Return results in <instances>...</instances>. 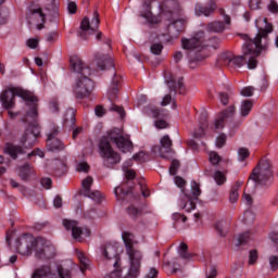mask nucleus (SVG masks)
<instances>
[{"label":"nucleus","mask_w":278,"mask_h":278,"mask_svg":"<svg viewBox=\"0 0 278 278\" xmlns=\"http://www.w3.org/2000/svg\"><path fill=\"white\" fill-rule=\"evenodd\" d=\"M102 257L104 262H110L115 270L111 271L104 278H138L142 271V267L128 263L127 267L121 269V254H118V247L114 244H106L101 248ZM125 270V273H123Z\"/></svg>","instance_id":"7ed1b4c3"},{"label":"nucleus","mask_w":278,"mask_h":278,"mask_svg":"<svg viewBox=\"0 0 278 278\" xmlns=\"http://www.w3.org/2000/svg\"><path fill=\"white\" fill-rule=\"evenodd\" d=\"M215 229L222 238H225L227 236V231H229V225L227 222L220 220L215 224Z\"/></svg>","instance_id":"c756f323"},{"label":"nucleus","mask_w":278,"mask_h":278,"mask_svg":"<svg viewBox=\"0 0 278 278\" xmlns=\"http://www.w3.org/2000/svg\"><path fill=\"white\" fill-rule=\"evenodd\" d=\"M16 249L21 255H31L35 251L38 260H51L55 256V247L51 242L31 235H24L17 240Z\"/></svg>","instance_id":"20e7f679"},{"label":"nucleus","mask_w":278,"mask_h":278,"mask_svg":"<svg viewBox=\"0 0 278 278\" xmlns=\"http://www.w3.org/2000/svg\"><path fill=\"white\" fill-rule=\"evenodd\" d=\"M220 155H218V153L212 151L208 153V162H211V164H213V166H218V164H220Z\"/></svg>","instance_id":"c03bdc74"},{"label":"nucleus","mask_w":278,"mask_h":278,"mask_svg":"<svg viewBox=\"0 0 278 278\" xmlns=\"http://www.w3.org/2000/svg\"><path fill=\"white\" fill-rule=\"evenodd\" d=\"M122 238L126 249V255L128 257V264H134L135 266L142 267V262L144 261V254L141 250L136 249L135 244H138L136 236L134 233L124 231Z\"/></svg>","instance_id":"0eeeda50"},{"label":"nucleus","mask_w":278,"mask_h":278,"mask_svg":"<svg viewBox=\"0 0 278 278\" xmlns=\"http://www.w3.org/2000/svg\"><path fill=\"white\" fill-rule=\"evenodd\" d=\"M151 114L153 118H164L168 116V113H166L165 110H160V109H152Z\"/></svg>","instance_id":"8fccbe9b"},{"label":"nucleus","mask_w":278,"mask_h":278,"mask_svg":"<svg viewBox=\"0 0 278 278\" xmlns=\"http://www.w3.org/2000/svg\"><path fill=\"white\" fill-rule=\"evenodd\" d=\"M99 25H101V20H99V12H93V17L90 18L85 17L80 23L81 31H88L89 34H94L97 29H99Z\"/></svg>","instance_id":"ddd939ff"},{"label":"nucleus","mask_w":278,"mask_h":278,"mask_svg":"<svg viewBox=\"0 0 278 278\" xmlns=\"http://www.w3.org/2000/svg\"><path fill=\"white\" fill-rule=\"evenodd\" d=\"M92 184H94V179H92L91 176H88L81 181V186L85 194L89 192L90 188H92Z\"/></svg>","instance_id":"ea45409f"},{"label":"nucleus","mask_w":278,"mask_h":278,"mask_svg":"<svg viewBox=\"0 0 278 278\" xmlns=\"http://www.w3.org/2000/svg\"><path fill=\"white\" fill-rule=\"evenodd\" d=\"M214 180L216 181L217 186H223L227 181V177L223 174V172L217 170L214 174Z\"/></svg>","instance_id":"37998d69"},{"label":"nucleus","mask_w":278,"mask_h":278,"mask_svg":"<svg viewBox=\"0 0 278 278\" xmlns=\"http://www.w3.org/2000/svg\"><path fill=\"white\" fill-rule=\"evenodd\" d=\"M178 253L182 260H190V257H192V255L188 253V244L184 242L180 243Z\"/></svg>","instance_id":"4c0bfd02"},{"label":"nucleus","mask_w":278,"mask_h":278,"mask_svg":"<svg viewBox=\"0 0 278 278\" xmlns=\"http://www.w3.org/2000/svg\"><path fill=\"white\" fill-rule=\"evenodd\" d=\"M225 142H227V136H225V134H220L217 138H216V147L218 149H223V147H225Z\"/></svg>","instance_id":"6e6d98bb"},{"label":"nucleus","mask_w":278,"mask_h":278,"mask_svg":"<svg viewBox=\"0 0 278 278\" xmlns=\"http://www.w3.org/2000/svg\"><path fill=\"white\" fill-rule=\"evenodd\" d=\"M160 275V271L155 267H151L148 273H146L144 278H155Z\"/></svg>","instance_id":"0e129e2a"},{"label":"nucleus","mask_w":278,"mask_h":278,"mask_svg":"<svg viewBox=\"0 0 278 278\" xmlns=\"http://www.w3.org/2000/svg\"><path fill=\"white\" fill-rule=\"evenodd\" d=\"M58 273H59L60 278H72L71 270H68L64 267H59Z\"/></svg>","instance_id":"4d7b16f0"},{"label":"nucleus","mask_w":278,"mask_h":278,"mask_svg":"<svg viewBox=\"0 0 278 278\" xmlns=\"http://www.w3.org/2000/svg\"><path fill=\"white\" fill-rule=\"evenodd\" d=\"M94 60L100 71H105V66H114V61L110 55L97 53L94 55Z\"/></svg>","instance_id":"6ab92c4d"},{"label":"nucleus","mask_w":278,"mask_h":278,"mask_svg":"<svg viewBox=\"0 0 278 278\" xmlns=\"http://www.w3.org/2000/svg\"><path fill=\"white\" fill-rule=\"evenodd\" d=\"M111 111L112 112H117V114H119L121 118H125V109H123V106L112 104L111 105Z\"/></svg>","instance_id":"e2e57ef3"},{"label":"nucleus","mask_w":278,"mask_h":278,"mask_svg":"<svg viewBox=\"0 0 278 278\" xmlns=\"http://www.w3.org/2000/svg\"><path fill=\"white\" fill-rule=\"evenodd\" d=\"M216 10V4L212 2L208 7H203L201 4L195 5L197 16H210Z\"/></svg>","instance_id":"5701e85b"},{"label":"nucleus","mask_w":278,"mask_h":278,"mask_svg":"<svg viewBox=\"0 0 278 278\" xmlns=\"http://www.w3.org/2000/svg\"><path fill=\"white\" fill-rule=\"evenodd\" d=\"M126 212L130 218H138L139 216H142V211L138 210V207L134 205L128 206Z\"/></svg>","instance_id":"58836bf2"},{"label":"nucleus","mask_w":278,"mask_h":278,"mask_svg":"<svg viewBox=\"0 0 278 278\" xmlns=\"http://www.w3.org/2000/svg\"><path fill=\"white\" fill-rule=\"evenodd\" d=\"M45 10L49 16H60V1L51 0L46 4Z\"/></svg>","instance_id":"4be33fe9"},{"label":"nucleus","mask_w":278,"mask_h":278,"mask_svg":"<svg viewBox=\"0 0 278 278\" xmlns=\"http://www.w3.org/2000/svg\"><path fill=\"white\" fill-rule=\"evenodd\" d=\"M94 90V83L89 76H78L73 88L76 99H88Z\"/></svg>","instance_id":"6e6552de"},{"label":"nucleus","mask_w":278,"mask_h":278,"mask_svg":"<svg viewBox=\"0 0 278 278\" xmlns=\"http://www.w3.org/2000/svg\"><path fill=\"white\" fill-rule=\"evenodd\" d=\"M161 147L159 148V153L161 157H166L164 153H170L173 151V140H170V137L168 135H165L161 139Z\"/></svg>","instance_id":"aec40b11"},{"label":"nucleus","mask_w":278,"mask_h":278,"mask_svg":"<svg viewBox=\"0 0 278 278\" xmlns=\"http://www.w3.org/2000/svg\"><path fill=\"white\" fill-rule=\"evenodd\" d=\"M194 201H197V199L192 198V195L184 193L179 207L186 212H192V210H197V203Z\"/></svg>","instance_id":"f3484780"},{"label":"nucleus","mask_w":278,"mask_h":278,"mask_svg":"<svg viewBox=\"0 0 278 278\" xmlns=\"http://www.w3.org/2000/svg\"><path fill=\"white\" fill-rule=\"evenodd\" d=\"M153 0H146L143 2L144 12L141 13L142 18H147V21H151L153 18V13L151 12V4Z\"/></svg>","instance_id":"473e14b6"},{"label":"nucleus","mask_w":278,"mask_h":278,"mask_svg":"<svg viewBox=\"0 0 278 278\" xmlns=\"http://www.w3.org/2000/svg\"><path fill=\"white\" fill-rule=\"evenodd\" d=\"M31 278H55V274L51 271L50 266H42L34 271Z\"/></svg>","instance_id":"412c9836"},{"label":"nucleus","mask_w":278,"mask_h":278,"mask_svg":"<svg viewBox=\"0 0 278 278\" xmlns=\"http://www.w3.org/2000/svg\"><path fill=\"white\" fill-rule=\"evenodd\" d=\"M4 153L7 155H10V157H12V160H16L18 157V155H23V153H25V149H23V147H21V146H16L13 143H7L4 147Z\"/></svg>","instance_id":"a211bd4d"},{"label":"nucleus","mask_w":278,"mask_h":278,"mask_svg":"<svg viewBox=\"0 0 278 278\" xmlns=\"http://www.w3.org/2000/svg\"><path fill=\"white\" fill-rule=\"evenodd\" d=\"M85 197H88L89 199H92V201H98V202L101 201V199H102L100 191L89 190L85 193Z\"/></svg>","instance_id":"3c124183"},{"label":"nucleus","mask_w":278,"mask_h":278,"mask_svg":"<svg viewBox=\"0 0 278 278\" xmlns=\"http://www.w3.org/2000/svg\"><path fill=\"white\" fill-rule=\"evenodd\" d=\"M114 192H115V197L118 201H125V199H127L129 197V191L125 192V190H123L119 187H116Z\"/></svg>","instance_id":"a19ab883"},{"label":"nucleus","mask_w":278,"mask_h":278,"mask_svg":"<svg viewBox=\"0 0 278 278\" xmlns=\"http://www.w3.org/2000/svg\"><path fill=\"white\" fill-rule=\"evenodd\" d=\"M127 166H131V161L126 162L123 166V170H124V175H125L126 179L128 181H131V180L136 179V172L134 169L127 168Z\"/></svg>","instance_id":"72a5a7b5"},{"label":"nucleus","mask_w":278,"mask_h":278,"mask_svg":"<svg viewBox=\"0 0 278 278\" xmlns=\"http://www.w3.org/2000/svg\"><path fill=\"white\" fill-rule=\"evenodd\" d=\"M170 103H173V109H177V103H175V101L173 100V97L170 94H165L162 102H161V105L163 108H166V105H170Z\"/></svg>","instance_id":"a18cd8bd"},{"label":"nucleus","mask_w":278,"mask_h":278,"mask_svg":"<svg viewBox=\"0 0 278 278\" xmlns=\"http://www.w3.org/2000/svg\"><path fill=\"white\" fill-rule=\"evenodd\" d=\"M233 114H236V106H229L226 111H223L215 119V123H214L215 131H220V129L225 127V121H227V118H231Z\"/></svg>","instance_id":"2eb2a0df"},{"label":"nucleus","mask_w":278,"mask_h":278,"mask_svg":"<svg viewBox=\"0 0 278 278\" xmlns=\"http://www.w3.org/2000/svg\"><path fill=\"white\" fill-rule=\"evenodd\" d=\"M179 169V161L173 160L169 166V174L177 175V170Z\"/></svg>","instance_id":"052dcab7"},{"label":"nucleus","mask_w":278,"mask_h":278,"mask_svg":"<svg viewBox=\"0 0 278 278\" xmlns=\"http://www.w3.org/2000/svg\"><path fill=\"white\" fill-rule=\"evenodd\" d=\"M77 170L79 173H88V170H90V165H88L86 162H81L78 164Z\"/></svg>","instance_id":"338daca9"},{"label":"nucleus","mask_w":278,"mask_h":278,"mask_svg":"<svg viewBox=\"0 0 278 278\" xmlns=\"http://www.w3.org/2000/svg\"><path fill=\"white\" fill-rule=\"evenodd\" d=\"M257 260H260V255L257 254V250H252L249 253V266H255L257 264Z\"/></svg>","instance_id":"79ce46f5"},{"label":"nucleus","mask_w":278,"mask_h":278,"mask_svg":"<svg viewBox=\"0 0 278 278\" xmlns=\"http://www.w3.org/2000/svg\"><path fill=\"white\" fill-rule=\"evenodd\" d=\"M251 155V152H249V149L247 148H239L238 150V160L239 162H244L247 157Z\"/></svg>","instance_id":"de8ad7c7"},{"label":"nucleus","mask_w":278,"mask_h":278,"mask_svg":"<svg viewBox=\"0 0 278 278\" xmlns=\"http://www.w3.org/2000/svg\"><path fill=\"white\" fill-rule=\"evenodd\" d=\"M50 111L55 114L56 112H60V104L58 103L56 99H52L49 103Z\"/></svg>","instance_id":"680f3d73"},{"label":"nucleus","mask_w":278,"mask_h":278,"mask_svg":"<svg viewBox=\"0 0 278 278\" xmlns=\"http://www.w3.org/2000/svg\"><path fill=\"white\" fill-rule=\"evenodd\" d=\"M63 226L65 227L66 231H72V237L74 240L81 242V236H84V228L79 227V223L71 219H64Z\"/></svg>","instance_id":"4468645a"},{"label":"nucleus","mask_w":278,"mask_h":278,"mask_svg":"<svg viewBox=\"0 0 278 278\" xmlns=\"http://www.w3.org/2000/svg\"><path fill=\"white\" fill-rule=\"evenodd\" d=\"M76 255L80 264V271L86 273V270H88L90 266V260L88 258V256H86V254H84V252L79 250L76 251Z\"/></svg>","instance_id":"cd10ccee"},{"label":"nucleus","mask_w":278,"mask_h":278,"mask_svg":"<svg viewBox=\"0 0 278 278\" xmlns=\"http://www.w3.org/2000/svg\"><path fill=\"white\" fill-rule=\"evenodd\" d=\"M206 29L213 34H223V30L225 29V23L212 22L206 26Z\"/></svg>","instance_id":"c85d7f7f"},{"label":"nucleus","mask_w":278,"mask_h":278,"mask_svg":"<svg viewBox=\"0 0 278 278\" xmlns=\"http://www.w3.org/2000/svg\"><path fill=\"white\" fill-rule=\"evenodd\" d=\"M164 8L166 12H169L172 16H175V14H179V2L177 0H165Z\"/></svg>","instance_id":"bb28decb"},{"label":"nucleus","mask_w":278,"mask_h":278,"mask_svg":"<svg viewBox=\"0 0 278 278\" xmlns=\"http://www.w3.org/2000/svg\"><path fill=\"white\" fill-rule=\"evenodd\" d=\"M251 110H253V101L244 100L240 106L241 116H249V114H251Z\"/></svg>","instance_id":"2f4dec72"},{"label":"nucleus","mask_w":278,"mask_h":278,"mask_svg":"<svg viewBox=\"0 0 278 278\" xmlns=\"http://www.w3.org/2000/svg\"><path fill=\"white\" fill-rule=\"evenodd\" d=\"M31 14H33V16H39L40 17L41 24L37 25V29H43L45 28L43 23L47 18V14H45V12H42V9H40V8L33 10Z\"/></svg>","instance_id":"f704fd0d"},{"label":"nucleus","mask_w":278,"mask_h":278,"mask_svg":"<svg viewBox=\"0 0 278 278\" xmlns=\"http://www.w3.org/2000/svg\"><path fill=\"white\" fill-rule=\"evenodd\" d=\"M186 28V20H176L167 26V34L170 38H179V34Z\"/></svg>","instance_id":"dca6fc26"},{"label":"nucleus","mask_w":278,"mask_h":278,"mask_svg":"<svg viewBox=\"0 0 278 278\" xmlns=\"http://www.w3.org/2000/svg\"><path fill=\"white\" fill-rule=\"evenodd\" d=\"M49 134L47 140V148L49 151H64V143L60 139L55 138L60 134V127L55 124H50Z\"/></svg>","instance_id":"9d476101"},{"label":"nucleus","mask_w":278,"mask_h":278,"mask_svg":"<svg viewBox=\"0 0 278 278\" xmlns=\"http://www.w3.org/2000/svg\"><path fill=\"white\" fill-rule=\"evenodd\" d=\"M271 31L273 25H268L265 29H261L254 39H247L242 47L243 55L232 54L230 66L242 68L247 64L250 71L257 68V58L268 48V35Z\"/></svg>","instance_id":"f257e3e1"},{"label":"nucleus","mask_w":278,"mask_h":278,"mask_svg":"<svg viewBox=\"0 0 278 278\" xmlns=\"http://www.w3.org/2000/svg\"><path fill=\"white\" fill-rule=\"evenodd\" d=\"M119 81H121V78H118V76L114 75L111 88L109 89L110 101H116V99H118V83Z\"/></svg>","instance_id":"b1692460"},{"label":"nucleus","mask_w":278,"mask_h":278,"mask_svg":"<svg viewBox=\"0 0 278 278\" xmlns=\"http://www.w3.org/2000/svg\"><path fill=\"white\" fill-rule=\"evenodd\" d=\"M16 97H20L26 101L27 105L30 106V110L26 113V122L28 121L27 118L36 121V118H38V98L30 91L21 89L18 87L5 89L0 94V101L4 110H14V106L16 105Z\"/></svg>","instance_id":"39448f33"},{"label":"nucleus","mask_w":278,"mask_h":278,"mask_svg":"<svg viewBox=\"0 0 278 278\" xmlns=\"http://www.w3.org/2000/svg\"><path fill=\"white\" fill-rule=\"evenodd\" d=\"M232 58H233L232 52H224L219 55V62L225 64V66H231Z\"/></svg>","instance_id":"e433bc0d"},{"label":"nucleus","mask_w":278,"mask_h":278,"mask_svg":"<svg viewBox=\"0 0 278 278\" xmlns=\"http://www.w3.org/2000/svg\"><path fill=\"white\" fill-rule=\"evenodd\" d=\"M220 47L218 37L208 38L204 31H198L190 39H182V49L187 51H201V49H213L216 51Z\"/></svg>","instance_id":"423d86ee"},{"label":"nucleus","mask_w":278,"mask_h":278,"mask_svg":"<svg viewBox=\"0 0 278 278\" xmlns=\"http://www.w3.org/2000/svg\"><path fill=\"white\" fill-rule=\"evenodd\" d=\"M242 180H237L235 185L231 187L229 195L230 203H238V199H240V193L238 192V190L242 188Z\"/></svg>","instance_id":"a878e982"},{"label":"nucleus","mask_w":278,"mask_h":278,"mask_svg":"<svg viewBox=\"0 0 278 278\" xmlns=\"http://www.w3.org/2000/svg\"><path fill=\"white\" fill-rule=\"evenodd\" d=\"M174 181H175L176 186L181 189L182 194L188 193L185 189L186 188V180L182 177L176 176L174 178Z\"/></svg>","instance_id":"09e8293b"},{"label":"nucleus","mask_w":278,"mask_h":278,"mask_svg":"<svg viewBox=\"0 0 278 278\" xmlns=\"http://www.w3.org/2000/svg\"><path fill=\"white\" fill-rule=\"evenodd\" d=\"M52 180L51 178H42L41 179V186L42 188H46V190H51V186H52Z\"/></svg>","instance_id":"774afa93"},{"label":"nucleus","mask_w":278,"mask_h":278,"mask_svg":"<svg viewBox=\"0 0 278 278\" xmlns=\"http://www.w3.org/2000/svg\"><path fill=\"white\" fill-rule=\"evenodd\" d=\"M253 92H255V88L249 86V87L241 89L240 94L242 97H253Z\"/></svg>","instance_id":"13d9d810"},{"label":"nucleus","mask_w":278,"mask_h":278,"mask_svg":"<svg viewBox=\"0 0 278 278\" xmlns=\"http://www.w3.org/2000/svg\"><path fill=\"white\" fill-rule=\"evenodd\" d=\"M255 220V214L251 211H245L243 214V222L245 225H251Z\"/></svg>","instance_id":"603ef678"},{"label":"nucleus","mask_w":278,"mask_h":278,"mask_svg":"<svg viewBox=\"0 0 278 278\" xmlns=\"http://www.w3.org/2000/svg\"><path fill=\"white\" fill-rule=\"evenodd\" d=\"M269 265L271 270H277L278 268V256H269Z\"/></svg>","instance_id":"69168bd1"},{"label":"nucleus","mask_w":278,"mask_h":278,"mask_svg":"<svg viewBox=\"0 0 278 278\" xmlns=\"http://www.w3.org/2000/svg\"><path fill=\"white\" fill-rule=\"evenodd\" d=\"M189 194L192 199L195 200H198L199 197H201V186L194 180L191 181V193Z\"/></svg>","instance_id":"c9c22d12"},{"label":"nucleus","mask_w":278,"mask_h":278,"mask_svg":"<svg viewBox=\"0 0 278 278\" xmlns=\"http://www.w3.org/2000/svg\"><path fill=\"white\" fill-rule=\"evenodd\" d=\"M40 136V128L38 124L30 125L24 136L21 139V142L25 149H31L36 144V139Z\"/></svg>","instance_id":"9b49d317"},{"label":"nucleus","mask_w":278,"mask_h":278,"mask_svg":"<svg viewBox=\"0 0 278 278\" xmlns=\"http://www.w3.org/2000/svg\"><path fill=\"white\" fill-rule=\"evenodd\" d=\"M267 10L271 14H278V3L276 0H269V3L267 4Z\"/></svg>","instance_id":"5fc2aeb1"},{"label":"nucleus","mask_w":278,"mask_h":278,"mask_svg":"<svg viewBox=\"0 0 278 278\" xmlns=\"http://www.w3.org/2000/svg\"><path fill=\"white\" fill-rule=\"evenodd\" d=\"M163 49H164V46L162 43H153L150 47V51H151V53H153V55H160L162 53Z\"/></svg>","instance_id":"864d4df0"},{"label":"nucleus","mask_w":278,"mask_h":278,"mask_svg":"<svg viewBox=\"0 0 278 278\" xmlns=\"http://www.w3.org/2000/svg\"><path fill=\"white\" fill-rule=\"evenodd\" d=\"M166 84L170 91L177 92V90H181V87L184 86V79L180 78L177 80L175 76H170L169 78L166 77Z\"/></svg>","instance_id":"393cba45"},{"label":"nucleus","mask_w":278,"mask_h":278,"mask_svg":"<svg viewBox=\"0 0 278 278\" xmlns=\"http://www.w3.org/2000/svg\"><path fill=\"white\" fill-rule=\"evenodd\" d=\"M70 62L72 70L74 71V73L78 74V77L90 76V67H88V65H86L85 62L81 61V58H79L78 55L71 56Z\"/></svg>","instance_id":"f8f14e48"},{"label":"nucleus","mask_w":278,"mask_h":278,"mask_svg":"<svg viewBox=\"0 0 278 278\" xmlns=\"http://www.w3.org/2000/svg\"><path fill=\"white\" fill-rule=\"evenodd\" d=\"M252 236L251 232L247 231L243 233H240L237 238L238 240V244H247V242H249V240H251Z\"/></svg>","instance_id":"49530a36"},{"label":"nucleus","mask_w":278,"mask_h":278,"mask_svg":"<svg viewBox=\"0 0 278 278\" xmlns=\"http://www.w3.org/2000/svg\"><path fill=\"white\" fill-rule=\"evenodd\" d=\"M116 144L117 149L122 153H129L134 149V144L129 138L123 137L121 132L116 130H111L106 136L102 137L100 141V155L103 157V165L106 168H114L116 164L121 163V154L112 149V144Z\"/></svg>","instance_id":"f03ea898"},{"label":"nucleus","mask_w":278,"mask_h":278,"mask_svg":"<svg viewBox=\"0 0 278 278\" xmlns=\"http://www.w3.org/2000/svg\"><path fill=\"white\" fill-rule=\"evenodd\" d=\"M34 175V167L29 165V163H26L24 166L20 169V177L26 181V179H29V176Z\"/></svg>","instance_id":"7c9ffc66"},{"label":"nucleus","mask_w":278,"mask_h":278,"mask_svg":"<svg viewBox=\"0 0 278 278\" xmlns=\"http://www.w3.org/2000/svg\"><path fill=\"white\" fill-rule=\"evenodd\" d=\"M172 218H173L174 223H186V220H188V217H186L185 215H182L180 213H174L172 215Z\"/></svg>","instance_id":"bf43d9fd"},{"label":"nucleus","mask_w":278,"mask_h":278,"mask_svg":"<svg viewBox=\"0 0 278 278\" xmlns=\"http://www.w3.org/2000/svg\"><path fill=\"white\" fill-rule=\"evenodd\" d=\"M270 177H273V170L268 161H261L250 175L254 184H266Z\"/></svg>","instance_id":"1a4fd4ad"}]
</instances>
